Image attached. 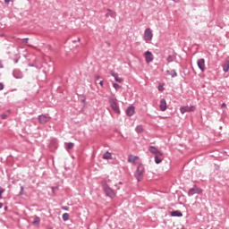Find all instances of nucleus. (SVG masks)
<instances>
[{
	"label": "nucleus",
	"instance_id": "nucleus-10",
	"mask_svg": "<svg viewBox=\"0 0 229 229\" xmlns=\"http://www.w3.org/2000/svg\"><path fill=\"white\" fill-rule=\"evenodd\" d=\"M110 74L111 76H113V78H114L115 81H117V83H123V81H124V80L123 78L119 77L118 73H115L114 71H110Z\"/></svg>",
	"mask_w": 229,
	"mask_h": 229
},
{
	"label": "nucleus",
	"instance_id": "nucleus-1",
	"mask_svg": "<svg viewBox=\"0 0 229 229\" xmlns=\"http://www.w3.org/2000/svg\"><path fill=\"white\" fill-rule=\"evenodd\" d=\"M112 181H102V187L105 194L111 199H114L115 197V191L112 189L111 186Z\"/></svg>",
	"mask_w": 229,
	"mask_h": 229
},
{
	"label": "nucleus",
	"instance_id": "nucleus-36",
	"mask_svg": "<svg viewBox=\"0 0 229 229\" xmlns=\"http://www.w3.org/2000/svg\"><path fill=\"white\" fill-rule=\"evenodd\" d=\"M97 79H98V80H99V76H98V77H97Z\"/></svg>",
	"mask_w": 229,
	"mask_h": 229
},
{
	"label": "nucleus",
	"instance_id": "nucleus-4",
	"mask_svg": "<svg viewBox=\"0 0 229 229\" xmlns=\"http://www.w3.org/2000/svg\"><path fill=\"white\" fill-rule=\"evenodd\" d=\"M143 38L146 42L153 40V30H151L149 28L146 29L144 31Z\"/></svg>",
	"mask_w": 229,
	"mask_h": 229
},
{
	"label": "nucleus",
	"instance_id": "nucleus-15",
	"mask_svg": "<svg viewBox=\"0 0 229 229\" xmlns=\"http://www.w3.org/2000/svg\"><path fill=\"white\" fill-rule=\"evenodd\" d=\"M171 216L173 217H182L183 216V214H182V212L176 210V211H172Z\"/></svg>",
	"mask_w": 229,
	"mask_h": 229
},
{
	"label": "nucleus",
	"instance_id": "nucleus-14",
	"mask_svg": "<svg viewBox=\"0 0 229 229\" xmlns=\"http://www.w3.org/2000/svg\"><path fill=\"white\" fill-rule=\"evenodd\" d=\"M126 114L129 117H131V115H133V114H135V106H130L127 110H126Z\"/></svg>",
	"mask_w": 229,
	"mask_h": 229
},
{
	"label": "nucleus",
	"instance_id": "nucleus-28",
	"mask_svg": "<svg viewBox=\"0 0 229 229\" xmlns=\"http://www.w3.org/2000/svg\"><path fill=\"white\" fill-rule=\"evenodd\" d=\"M1 117H2V119H6L7 115H6V114H3L1 115Z\"/></svg>",
	"mask_w": 229,
	"mask_h": 229
},
{
	"label": "nucleus",
	"instance_id": "nucleus-29",
	"mask_svg": "<svg viewBox=\"0 0 229 229\" xmlns=\"http://www.w3.org/2000/svg\"><path fill=\"white\" fill-rule=\"evenodd\" d=\"M4 3H5L6 4H9L10 3H12V0H4Z\"/></svg>",
	"mask_w": 229,
	"mask_h": 229
},
{
	"label": "nucleus",
	"instance_id": "nucleus-13",
	"mask_svg": "<svg viewBox=\"0 0 229 229\" xmlns=\"http://www.w3.org/2000/svg\"><path fill=\"white\" fill-rule=\"evenodd\" d=\"M159 108L161 112H165V110H167V102L165 98L161 99Z\"/></svg>",
	"mask_w": 229,
	"mask_h": 229
},
{
	"label": "nucleus",
	"instance_id": "nucleus-20",
	"mask_svg": "<svg viewBox=\"0 0 229 229\" xmlns=\"http://www.w3.org/2000/svg\"><path fill=\"white\" fill-rule=\"evenodd\" d=\"M167 74L172 75V78L178 76V74L176 73V72L174 70L167 71Z\"/></svg>",
	"mask_w": 229,
	"mask_h": 229
},
{
	"label": "nucleus",
	"instance_id": "nucleus-18",
	"mask_svg": "<svg viewBox=\"0 0 229 229\" xmlns=\"http://www.w3.org/2000/svg\"><path fill=\"white\" fill-rule=\"evenodd\" d=\"M223 71L224 72H228L229 71V61H225V63L223 65Z\"/></svg>",
	"mask_w": 229,
	"mask_h": 229
},
{
	"label": "nucleus",
	"instance_id": "nucleus-24",
	"mask_svg": "<svg viewBox=\"0 0 229 229\" xmlns=\"http://www.w3.org/2000/svg\"><path fill=\"white\" fill-rule=\"evenodd\" d=\"M114 89H115L116 90H119V89H121V85L117 84V83H114L113 84Z\"/></svg>",
	"mask_w": 229,
	"mask_h": 229
},
{
	"label": "nucleus",
	"instance_id": "nucleus-5",
	"mask_svg": "<svg viewBox=\"0 0 229 229\" xmlns=\"http://www.w3.org/2000/svg\"><path fill=\"white\" fill-rule=\"evenodd\" d=\"M196 106H184L180 107L181 114H185L186 112H195Z\"/></svg>",
	"mask_w": 229,
	"mask_h": 229
},
{
	"label": "nucleus",
	"instance_id": "nucleus-22",
	"mask_svg": "<svg viewBox=\"0 0 229 229\" xmlns=\"http://www.w3.org/2000/svg\"><path fill=\"white\" fill-rule=\"evenodd\" d=\"M74 148V143H66V149L69 151V149H72Z\"/></svg>",
	"mask_w": 229,
	"mask_h": 229
},
{
	"label": "nucleus",
	"instance_id": "nucleus-19",
	"mask_svg": "<svg viewBox=\"0 0 229 229\" xmlns=\"http://www.w3.org/2000/svg\"><path fill=\"white\" fill-rule=\"evenodd\" d=\"M137 133H142L144 131V127L142 125H138L136 127Z\"/></svg>",
	"mask_w": 229,
	"mask_h": 229
},
{
	"label": "nucleus",
	"instance_id": "nucleus-17",
	"mask_svg": "<svg viewBox=\"0 0 229 229\" xmlns=\"http://www.w3.org/2000/svg\"><path fill=\"white\" fill-rule=\"evenodd\" d=\"M103 159H104V160H112V153H110V152H106V153L103 155Z\"/></svg>",
	"mask_w": 229,
	"mask_h": 229
},
{
	"label": "nucleus",
	"instance_id": "nucleus-12",
	"mask_svg": "<svg viewBox=\"0 0 229 229\" xmlns=\"http://www.w3.org/2000/svg\"><path fill=\"white\" fill-rule=\"evenodd\" d=\"M197 65L202 72H205V59H199L197 62Z\"/></svg>",
	"mask_w": 229,
	"mask_h": 229
},
{
	"label": "nucleus",
	"instance_id": "nucleus-27",
	"mask_svg": "<svg viewBox=\"0 0 229 229\" xmlns=\"http://www.w3.org/2000/svg\"><path fill=\"white\" fill-rule=\"evenodd\" d=\"M158 90H160L162 92L164 90V86H159Z\"/></svg>",
	"mask_w": 229,
	"mask_h": 229
},
{
	"label": "nucleus",
	"instance_id": "nucleus-37",
	"mask_svg": "<svg viewBox=\"0 0 229 229\" xmlns=\"http://www.w3.org/2000/svg\"><path fill=\"white\" fill-rule=\"evenodd\" d=\"M6 208H8L5 207V210H6Z\"/></svg>",
	"mask_w": 229,
	"mask_h": 229
},
{
	"label": "nucleus",
	"instance_id": "nucleus-34",
	"mask_svg": "<svg viewBox=\"0 0 229 229\" xmlns=\"http://www.w3.org/2000/svg\"><path fill=\"white\" fill-rule=\"evenodd\" d=\"M0 208H3V203L0 202Z\"/></svg>",
	"mask_w": 229,
	"mask_h": 229
},
{
	"label": "nucleus",
	"instance_id": "nucleus-35",
	"mask_svg": "<svg viewBox=\"0 0 229 229\" xmlns=\"http://www.w3.org/2000/svg\"><path fill=\"white\" fill-rule=\"evenodd\" d=\"M64 210H67V208H64Z\"/></svg>",
	"mask_w": 229,
	"mask_h": 229
},
{
	"label": "nucleus",
	"instance_id": "nucleus-21",
	"mask_svg": "<svg viewBox=\"0 0 229 229\" xmlns=\"http://www.w3.org/2000/svg\"><path fill=\"white\" fill-rule=\"evenodd\" d=\"M160 155H156L155 157V162L156 164H160L162 162V158H160Z\"/></svg>",
	"mask_w": 229,
	"mask_h": 229
},
{
	"label": "nucleus",
	"instance_id": "nucleus-3",
	"mask_svg": "<svg viewBox=\"0 0 229 229\" xmlns=\"http://www.w3.org/2000/svg\"><path fill=\"white\" fill-rule=\"evenodd\" d=\"M109 103L112 110H114L115 114H120L121 111L119 110V104L117 103V98H110Z\"/></svg>",
	"mask_w": 229,
	"mask_h": 229
},
{
	"label": "nucleus",
	"instance_id": "nucleus-9",
	"mask_svg": "<svg viewBox=\"0 0 229 229\" xmlns=\"http://www.w3.org/2000/svg\"><path fill=\"white\" fill-rule=\"evenodd\" d=\"M201 192H203V191L199 188H192L189 191L188 194L189 196H194V194H201Z\"/></svg>",
	"mask_w": 229,
	"mask_h": 229
},
{
	"label": "nucleus",
	"instance_id": "nucleus-26",
	"mask_svg": "<svg viewBox=\"0 0 229 229\" xmlns=\"http://www.w3.org/2000/svg\"><path fill=\"white\" fill-rule=\"evenodd\" d=\"M3 89H4V85L0 82V90H3Z\"/></svg>",
	"mask_w": 229,
	"mask_h": 229
},
{
	"label": "nucleus",
	"instance_id": "nucleus-11",
	"mask_svg": "<svg viewBox=\"0 0 229 229\" xmlns=\"http://www.w3.org/2000/svg\"><path fill=\"white\" fill-rule=\"evenodd\" d=\"M149 151L150 153H152L153 155H160V157H164V153L160 152V150H158V148H157V147H149Z\"/></svg>",
	"mask_w": 229,
	"mask_h": 229
},
{
	"label": "nucleus",
	"instance_id": "nucleus-33",
	"mask_svg": "<svg viewBox=\"0 0 229 229\" xmlns=\"http://www.w3.org/2000/svg\"><path fill=\"white\" fill-rule=\"evenodd\" d=\"M23 42L28 43V38L23 39Z\"/></svg>",
	"mask_w": 229,
	"mask_h": 229
},
{
	"label": "nucleus",
	"instance_id": "nucleus-7",
	"mask_svg": "<svg viewBox=\"0 0 229 229\" xmlns=\"http://www.w3.org/2000/svg\"><path fill=\"white\" fill-rule=\"evenodd\" d=\"M144 56H145V62L147 64H151V62L155 60V55H153V53L149 51L145 52Z\"/></svg>",
	"mask_w": 229,
	"mask_h": 229
},
{
	"label": "nucleus",
	"instance_id": "nucleus-32",
	"mask_svg": "<svg viewBox=\"0 0 229 229\" xmlns=\"http://www.w3.org/2000/svg\"><path fill=\"white\" fill-rule=\"evenodd\" d=\"M99 85H100L101 87H103V85H104L103 81H99Z\"/></svg>",
	"mask_w": 229,
	"mask_h": 229
},
{
	"label": "nucleus",
	"instance_id": "nucleus-31",
	"mask_svg": "<svg viewBox=\"0 0 229 229\" xmlns=\"http://www.w3.org/2000/svg\"><path fill=\"white\" fill-rule=\"evenodd\" d=\"M221 108H226V104H222Z\"/></svg>",
	"mask_w": 229,
	"mask_h": 229
},
{
	"label": "nucleus",
	"instance_id": "nucleus-16",
	"mask_svg": "<svg viewBox=\"0 0 229 229\" xmlns=\"http://www.w3.org/2000/svg\"><path fill=\"white\" fill-rule=\"evenodd\" d=\"M32 225H34V226H38V225H40V217L34 216Z\"/></svg>",
	"mask_w": 229,
	"mask_h": 229
},
{
	"label": "nucleus",
	"instance_id": "nucleus-23",
	"mask_svg": "<svg viewBox=\"0 0 229 229\" xmlns=\"http://www.w3.org/2000/svg\"><path fill=\"white\" fill-rule=\"evenodd\" d=\"M63 221H69V213L63 214Z\"/></svg>",
	"mask_w": 229,
	"mask_h": 229
},
{
	"label": "nucleus",
	"instance_id": "nucleus-25",
	"mask_svg": "<svg viewBox=\"0 0 229 229\" xmlns=\"http://www.w3.org/2000/svg\"><path fill=\"white\" fill-rule=\"evenodd\" d=\"M3 192H4V189L0 188V199H3Z\"/></svg>",
	"mask_w": 229,
	"mask_h": 229
},
{
	"label": "nucleus",
	"instance_id": "nucleus-2",
	"mask_svg": "<svg viewBox=\"0 0 229 229\" xmlns=\"http://www.w3.org/2000/svg\"><path fill=\"white\" fill-rule=\"evenodd\" d=\"M142 176H144V165L140 163L135 172V178L138 182H140V180H142Z\"/></svg>",
	"mask_w": 229,
	"mask_h": 229
},
{
	"label": "nucleus",
	"instance_id": "nucleus-8",
	"mask_svg": "<svg viewBox=\"0 0 229 229\" xmlns=\"http://www.w3.org/2000/svg\"><path fill=\"white\" fill-rule=\"evenodd\" d=\"M139 160H140L139 157L134 155H129L127 158V161L130 164H133L134 165H137V164H139Z\"/></svg>",
	"mask_w": 229,
	"mask_h": 229
},
{
	"label": "nucleus",
	"instance_id": "nucleus-30",
	"mask_svg": "<svg viewBox=\"0 0 229 229\" xmlns=\"http://www.w3.org/2000/svg\"><path fill=\"white\" fill-rule=\"evenodd\" d=\"M171 58H173V57H172V56H169V57L167 58V62H173V60H172Z\"/></svg>",
	"mask_w": 229,
	"mask_h": 229
},
{
	"label": "nucleus",
	"instance_id": "nucleus-6",
	"mask_svg": "<svg viewBox=\"0 0 229 229\" xmlns=\"http://www.w3.org/2000/svg\"><path fill=\"white\" fill-rule=\"evenodd\" d=\"M51 121V116L49 114H41L38 116V122L41 124H46V123H49Z\"/></svg>",
	"mask_w": 229,
	"mask_h": 229
}]
</instances>
